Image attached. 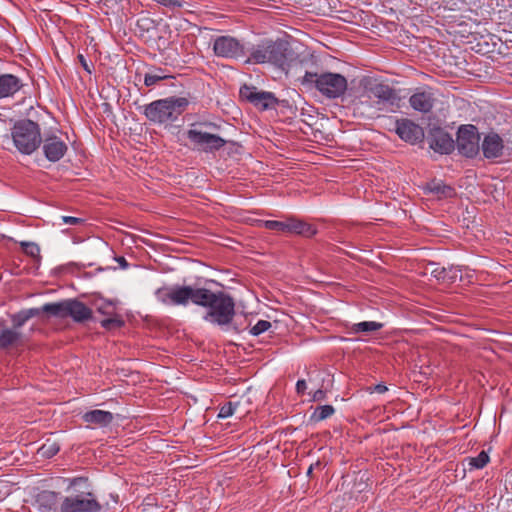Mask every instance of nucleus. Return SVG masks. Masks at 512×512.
Masks as SVG:
<instances>
[{
	"label": "nucleus",
	"instance_id": "26",
	"mask_svg": "<svg viewBox=\"0 0 512 512\" xmlns=\"http://www.w3.org/2000/svg\"><path fill=\"white\" fill-rule=\"evenodd\" d=\"M383 326L384 325L380 322L364 321V322H359V323L353 324L351 330L354 333H366L367 334V333H371L374 331H378V330L382 329Z\"/></svg>",
	"mask_w": 512,
	"mask_h": 512
},
{
	"label": "nucleus",
	"instance_id": "43",
	"mask_svg": "<svg viewBox=\"0 0 512 512\" xmlns=\"http://www.w3.org/2000/svg\"><path fill=\"white\" fill-rule=\"evenodd\" d=\"M77 58L79 59V62L81 63L82 67H83V68H84L88 73H91V70H90V68H89V66H88V63H87V61H86L85 57H84L82 54H79Z\"/></svg>",
	"mask_w": 512,
	"mask_h": 512
},
{
	"label": "nucleus",
	"instance_id": "15",
	"mask_svg": "<svg viewBox=\"0 0 512 512\" xmlns=\"http://www.w3.org/2000/svg\"><path fill=\"white\" fill-rule=\"evenodd\" d=\"M395 131L402 140L411 144H416L424 139L423 128L410 119L397 120Z\"/></svg>",
	"mask_w": 512,
	"mask_h": 512
},
{
	"label": "nucleus",
	"instance_id": "29",
	"mask_svg": "<svg viewBox=\"0 0 512 512\" xmlns=\"http://www.w3.org/2000/svg\"><path fill=\"white\" fill-rule=\"evenodd\" d=\"M264 227L268 230L287 233V218L283 221L267 220L264 222Z\"/></svg>",
	"mask_w": 512,
	"mask_h": 512
},
{
	"label": "nucleus",
	"instance_id": "42",
	"mask_svg": "<svg viewBox=\"0 0 512 512\" xmlns=\"http://www.w3.org/2000/svg\"><path fill=\"white\" fill-rule=\"evenodd\" d=\"M388 390L385 384H377L373 388H371V393L376 392L379 394L385 393Z\"/></svg>",
	"mask_w": 512,
	"mask_h": 512
},
{
	"label": "nucleus",
	"instance_id": "25",
	"mask_svg": "<svg viewBox=\"0 0 512 512\" xmlns=\"http://www.w3.org/2000/svg\"><path fill=\"white\" fill-rule=\"evenodd\" d=\"M59 493L49 490H44L37 495V502L46 510L55 508L58 501Z\"/></svg>",
	"mask_w": 512,
	"mask_h": 512
},
{
	"label": "nucleus",
	"instance_id": "4",
	"mask_svg": "<svg viewBox=\"0 0 512 512\" xmlns=\"http://www.w3.org/2000/svg\"><path fill=\"white\" fill-rule=\"evenodd\" d=\"M301 83L310 89L318 90L322 96L328 99L342 97L348 87L347 79L342 74L333 72L319 74L306 71Z\"/></svg>",
	"mask_w": 512,
	"mask_h": 512
},
{
	"label": "nucleus",
	"instance_id": "36",
	"mask_svg": "<svg viewBox=\"0 0 512 512\" xmlns=\"http://www.w3.org/2000/svg\"><path fill=\"white\" fill-rule=\"evenodd\" d=\"M96 309L99 313L107 316H112L116 313V308L110 301L102 302L101 304L97 305Z\"/></svg>",
	"mask_w": 512,
	"mask_h": 512
},
{
	"label": "nucleus",
	"instance_id": "38",
	"mask_svg": "<svg viewBox=\"0 0 512 512\" xmlns=\"http://www.w3.org/2000/svg\"><path fill=\"white\" fill-rule=\"evenodd\" d=\"M62 220L69 225H80L84 223V219L72 216H63Z\"/></svg>",
	"mask_w": 512,
	"mask_h": 512
},
{
	"label": "nucleus",
	"instance_id": "19",
	"mask_svg": "<svg viewBox=\"0 0 512 512\" xmlns=\"http://www.w3.org/2000/svg\"><path fill=\"white\" fill-rule=\"evenodd\" d=\"M317 229L303 221L294 217L287 218V234H296L306 238H311L316 235Z\"/></svg>",
	"mask_w": 512,
	"mask_h": 512
},
{
	"label": "nucleus",
	"instance_id": "39",
	"mask_svg": "<svg viewBox=\"0 0 512 512\" xmlns=\"http://www.w3.org/2000/svg\"><path fill=\"white\" fill-rule=\"evenodd\" d=\"M88 478L86 477H75L69 480V486L68 489H71L77 485H80L81 483H87Z\"/></svg>",
	"mask_w": 512,
	"mask_h": 512
},
{
	"label": "nucleus",
	"instance_id": "32",
	"mask_svg": "<svg viewBox=\"0 0 512 512\" xmlns=\"http://www.w3.org/2000/svg\"><path fill=\"white\" fill-rule=\"evenodd\" d=\"M489 462V456L485 451H481L478 456L469 459V465L472 468L481 469Z\"/></svg>",
	"mask_w": 512,
	"mask_h": 512
},
{
	"label": "nucleus",
	"instance_id": "2",
	"mask_svg": "<svg viewBox=\"0 0 512 512\" xmlns=\"http://www.w3.org/2000/svg\"><path fill=\"white\" fill-rule=\"evenodd\" d=\"M291 59L292 51L288 41L283 39H264L258 44L253 45L246 63H270L284 69V66Z\"/></svg>",
	"mask_w": 512,
	"mask_h": 512
},
{
	"label": "nucleus",
	"instance_id": "17",
	"mask_svg": "<svg viewBox=\"0 0 512 512\" xmlns=\"http://www.w3.org/2000/svg\"><path fill=\"white\" fill-rule=\"evenodd\" d=\"M481 149L486 159L500 158L503 155L504 141L497 133L490 132L485 135Z\"/></svg>",
	"mask_w": 512,
	"mask_h": 512
},
{
	"label": "nucleus",
	"instance_id": "24",
	"mask_svg": "<svg viewBox=\"0 0 512 512\" xmlns=\"http://www.w3.org/2000/svg\"><path fill=\"white\" fill-rule=\"evenodd\" d=\"M431 274L439 281L442 282H453L457 278V271L452 268L440 267L435 263H430Z\"/></svg>",
	"mask_w": 512,
	"mask_h": 512
},
{
	"label": "nucleus",
	"instance_id": "28",
	"mask_svg": "<svg viewBox=\"0 0 512 512\" xmlns=\"http://www.w3.org/2000/svg\"><path fill=\"white\" fill-rule=\"evenodd\" d=\"M101 326L106 330H113L124 326V321L118 315L109 316L106 319L100 321Z\"/></svg>",
	"mask_w": 512,
	"mask_h": 512
},
{
	"label": "nucleus",
	"instance_id": "18",
	"mask_svg": "<svg viewBox=\"0 0 512 512\" xmlns=\"http://www.w3.org/2000/svg\"><path fill=\"white\" fill-rule=\"evenodd\" d=\"M23 87L22 81L13 74L0 75V99L14 96Z\"/></svg>",
	"mask_w": 512,
	"mask_h": 512
},
{
	"label": "nucleus",
	"instance_id": "7",
	"mask_svg": "<svg viewBox=\"0 0 512 512\" xmlns=\"http://www.w3.org/2000/svg\"><path fill=\"white\" fill-rule=\"evenodd\" d=\"M58 509L60 512H100L102 506L92 492L82 491L65 496Z\"/></svg>",
	"mask_w": 512,
	"mask_h": 512
},
{
	"label": "nucleus",
	"instance_id": "10",
	"mask_svg": "<svg viewBox=\"0 0 512 512\" xmlns=\"http://www.w3.org/2000/svg\"><path fill=\"white\" fill-rule=\"evenodd\" d=\"M243 100L254 105L260 110L273 109L278 104V99L271 92L259 91L254 86L243 85L239 91Z\"/></svg>",
	"mask_w": 512,
	"mask_h": 512
},
{
	"label": "nucleus",
	"instance_id": "23",
	"mask_svg": "<svg viewBox=\"0 0 512 512\" xmlns=\"http://www.w3.org/2000/svg\"><path fill=\"white\" fill-rule=\"evenodd\" d=\"M429 192L435 194L439 199L452 198L456 196V190L442 181L432 180L427 184Z\"/></svg>",
	"mask_w": 512,
	"mask_h": 512
},
{
	"label": "nucleus",
	"instance_id": "35",
	"mask_svg": "<svg viewBox=\"0 0 512 512\" xmlns=\"http://www.w3.org/2000/svg\"><path fill=\"white\" fill-rule=\"evenodd\" d=\"M238 405V403H233V402H227L225 403L221 408H220V411H219V414H218V417L219 418H227V417H230L234 414L235 412V409H236V406Z\"/></svg>",
	"mask_w": 512,
	"mask_h": 512
},
{
	"label": "nucleus",
	"instance_id": "20",
	"mask_svg": "<svg viewBox=\"0 0 512 512\" xmlns=\"http://www.w3.org/2000/svg\"><path fill=\"white\" fill-rule=\"evenodd\" d=\"M82 419L87 424L106 427L112 423L114 416L109 411L95 409L84 413Z\"/></svg>",
	"mask_w": 512,
	"mask_h": 512
},
{
	"label": "nucleus",
	"instance_id": "21",
	"mask_svg": "<svg viewBox=\"0 0 512 512\" xmlns=\"http://www.w3.org/2000/svg\"><path fill=\"white\" fill-rule=\"evenodd\" d=\"M409 103L413 109L427 113L433 108V94L425 91L416 92L410 97Z\"/></svg>",
	"mask_w": 512,
	"mask_h": 512
},
{
	"label": "nucleus",
	"instance_id": "16",
	"mask_svg": "<svg viewBox=\"0 0 512 512\" xmlns=\"http://www.w3.org/2000/svg\"><path fill=\"white\" fill-rule=\"evenodd\" d=\"M24 345V337L19 328L8 327L0 322V350L9 351Z\"/></svg>",
	"mask_w": 512,
	"mask_h": 512
},
{
	"label": "nucleus",
	"instance_id": "5",
	"mask_svg": "<svg viewBox=\"0 0 512 512\" xmlns=\"http://www.w3.org/2000/svg\"><path fill=\"white\" fill-rule=\"evenodd\" d=\"M15 147L22 154H32L41 144L42 137L38 123L23 119L17 121L11 129Z\"/></svg>",
	"mask_w": 512,
	"mask_h": 512
},
{
	"label": "nucleus",
	"instance_id": "9",
	"mask_svg": "<svg viewBox=\"0 0 512 512\" xmlns=\"http://www.w3.org/2000/svg\"><path fill=\"white\" fill-rule=\"evenodd\" d=\"M187 138L193 143L194 147L205 153H213L220 150L227 143L235 145L233 141H228L220 136L198 129H189L187 131Z\"/></svg>",
	"mask_w": 512,
	"mask_h": 512
},
{
	"label": "nucleus",
	"instance_id": "1",
	"mask_svg": "<svg viewBox=\"0 0 512 512\" xmlns=\"http://www.w3.org/2000/svg\"><path fill=\"white\" fill-rule=\"evenodd\" d=\"M156 298L166 305L186 306L189 302L207 308L204 319L219 326L231 324L235 316V301L223 291L213 292L203 287L164 286L155 291Z\"/></svg>",
	"mask_w": 512,
	"mask_h": 512
},
{
	"label": "nucleus",
	"instance_id": "34",
	"mask_svg": "<svg viewBox=\"0 0 512 512\" xmlns=\"http://www.w3.org/2000/svg\"><path fill=\"white\" fill-rule=\"evenodd\" d=\"M168 77L169 76L164 75L162 73H155V74L147 73V74H145V77H144V84L147 87H150V86L155 85L157 82L164 80Z\"/></svg>",
	"mask_w": 512,
	"mask_h": 512
},
{
	"label": "nucleus",
	"instance_id": "40",
	"mask_svg": "<svg viewBox=\"0 0 512 512\" xmlns=\"http://www.w3.org/2000/svg\"><path fill=\"white\" fill-rule=\"evenodd\" d=\"M326 397V392L322 389H318L313 394V401H323Z\"/></svg>",
	"mask_w": 512,
	"mask_h": 512
},
{
	"label": "nucleus",
	"instance_id": "31",
	"mask_svg": "<svg viewBox=\"0 0 512 512\" xmlns=\"http://www.w3.org/2000/svg\"><path fill=\"white\" fill-rule=\"evenodd\" d=\"M60 450V446L56 442H49L47 441L44 443L39 451L41 454L47 458H51L55 456Z\"/></svg>",
	"mask_w": 512,
	"mask_h": 512
},
{
	"label": "nucleus",
	"instance_id": "44",
	"mask_svg": "<svg viewBox=\"0 0 512 512\" xmlns=\"http://www.w3.org/2000/svg\"><path fill=\"white\" fill-rule=\"evenodd\" d=\"M116 261L119 263V265L122 267V268H127L128 267V262L126 261V259L122 256L116 258Z\"/></svg>",
	"mask_w": 512,
	"mask_h": 512
},
{
	"label": "nucleus",
	"instance_id": "27",
	"mask_svg": "<svg viewBox=\"0 0 512 512\" xmlns=\"http://www.w3.org/2000/svg\"><path fill=\"white\" fill-rule=\"evenodd\" d=\"M335 412V409L332 405H322L318 406L313 414L311 415V420L314 422H320L328 417L332 416Z\"/></svg>",
	"mask_w": 512,
	"mask_h": 512
},
{
	"label": "nucleus",
	"instance_id": "45",
	"mask_svg": "<svg viewBox=\"0 0 512 512\" xmlns=\"http://www.w3.org/2000/svg\"><path fill=\"white\" fill-rule=\"evenodd\" d=\"M312 471H313V465H311V466L309 467V469H308V471H307V474H308L309 476H311Z\"/></svg>",
	"mask_w": 512,
	"mask_h": 512
},
{
	"label": "nucleus",
	"instance_id": "22",
	"mask_svg": "<svg viewBox=\"0 0 512 512\" xmlns=\"http://www.w3.org/2000/svg\"><path fill=\"white\" fill-rule=\"evenodd\" d=\"M42 312L45 313L43 310V306L40 308H30L21 310L16 314H13L10 316L12 324L15 325V328L21 329L25 323L30 320L33 317L39 316Z\"/></svg>",
	"mask_w": 512,
	"mask_h": 512
},
{
	"label": "nucleus",
	"instance_id": "12",
	"mask_svg": "<svg viewBox=\"0 0 512 512\" xmlns=\"http://www.w3.org/2000/svg\"><path fill=\"white\" fill-rule=\"evenodd\" d=\"M213 51L222 58H239L245 55L244 46L234 37L219 36L214 40Z\"/></svg>",
	"mask_w": 512,
	"mask_h": 512
},
{
	"label": "nucleus",
	"instance_id": "8",
	"mask_svg": "<svg viewBox=\"0 0 512 512\" xmlns=\"http://www.w3.org/2000/svg\"><path fill=\"white\" fill-rule=\"evenodd\" d=\"M480 134L473 125L459 127L455 145L458 152L466 158H474L480 150Z\"/></svg>",
	"mask_w": 512,
	"mask_h": 512
},
{
	"label": "nucleus",
	"instance_id": "13",
	"mask_svg": "<svg viewBox=\"0 0 512 512\" xmlns=\"http://www.w3.org/2000/svg\"><path fill=\"white\" fill-rule=\"evenodd\" d=\"M364 88L370 96L377 98L379 102L397 105L400 101V97L394 88L377 79L371 78V80L367 81L364 85Z\"/></svg>",
	"mask_w": 512,
	"mask_h": 512
},
{
	"label": "nucleus",
	"instance_id": "14",
	"mask_svg": "<svg viewBox=\"0 0 512 512\" xmlns=\"http://www.w3.org/2000/svg\"><path fill=\"white\" fill-rule=\"evenodd\" d=\"M41 143L44 156L50 162H58L68 151L67 144L55 134H45Z\"/></svg>",
	"mask_w": 512,
	"mask_h": 512
},
{
	"label": "nucleus",
	"instance_id": "37",
	"mask_svg": "<svg viewBox=\"0 0 512 512\" xmlns=\"http://www.w3.org/2000/svg\"><path fill=\"white\" fill-rule=\"evenodd\" d=\"M137 26L143 31L155 28V21L149 17H143L137 21Z\"/></svg>",
	"mask_w": 512,
	"mask_h": 512
},
{
	"label": "nucleus",
	"instance_id": "41",
	"mask_svg": "<svg viewBox=\"0 0 512 512\" xmlns=\"http://www.w3.org/2000/svg\"><path fill=\"white\" fill-rule=\"evenodd\" d=\"M307 388L306 381L305 380H298L296 383V391L298 394H304L305 390Z\"/></svg>",
	"mask_w": 512,
	"mask_h": 512
},
{
	"label": "nucleus",
	"instance_id": "30",
	"mask_svg": "<svg viewBox=\"0 0 512 512\" xmlns=\"http://www.w3.org/2000/svg\"><path fill=\"white\" fill-rule=\"evenodd\" d=\"M21 248H22V251L34 258V259H39L40 258V248L39 246L34 243V242H22L21 243Z\"/></svg>",
	"mask_w": 512,
	"mask_h": 512
},
{
	"label": "nucleus",
	"instance_id": "3",
	"mask_svg": "<svg viewBox=\"0 0 512 512\" xmlns=\"http://www.w3.org/2000/svg\"><path fill=\"white\" fill-rule=\"evenodd\" d=\"M189 105L185 97L170 96L155 100L144 108L146 118L157 124H167L176 121Z\"/></svg>",
	"mask_w": 512,
	"mask_h": 512
},
{
	"label": "nucleus",
	"instance_id": "33",
	"mask_svg": "<svg viewBox=\"0 0 512 512\" xmlns=\"http://www.w3.org/2000/svg\"><path fill=\"white\" fill-rule=\"evenodd\" d=\"M271 322L267 320H259L251 329L250 333L254 336H258L261 333L269 330L271 328Z\"/></svg>",
	"mask_w": 512,
	"mask_h": 512
},
{
	"label": "nucleus",
	"instance_id": "6",
	"mask_svg": "<svg viewBox=\"0 0 512 512\" xmlns=\"http://www.w3.org/2000/svg\"><path fill=\"white\" fill-rule=\"evenodd\" d=\"M43 310L50 316L58 318L71 317L76 323L93 320V311L78 299H67L61 302L46 303Z\"/></svg>",
	"mask_w": 512,
	"mask_h": 512
},
{
	"label": "nucleus",
	"instance_id": "11",
	"mask_svg": "<svg viewBox=\"0 0 512 512\" xmlns=\"http://www.w3.org/2000/svg\"><path fill=\"white\" fill-rule=\"evenodd\" d=\"M429 147L436 153L449 155L455 149V141L442 127L433 125L428 132Z\"/></svg>",
	"mask_w": 512,
	"mask_h": 512
}]
</instances>
